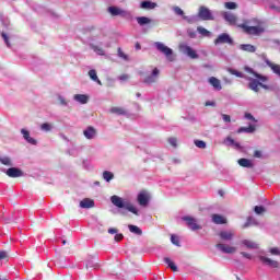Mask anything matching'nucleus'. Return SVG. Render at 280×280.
Returning a JSON list of instances; mask_svg holds the SVG:
<instances>
[{"label": "nucleus", "mask_w": 280, "mask_h": 280, "mask_svg": "<svg viewBox=\"0 0 280 280\" xmlns=\"http://www.w3.org/2000/svg\"><path fill=\"white\" fill-rule=\"evenodd\" d=\"M238 27L248 34L249 36H261L266 32V22L257 19L249 20L243 24H240Z\"/></svg>", "instance_id": "nucleus-1"}, {"label": "nucleus", "mask_w": 280, "mask_h": 280, "mask_svg": "<svg viewBox=\"0 0 280 280\" xmlns=\"http://www.w3.org/2000/svg\"><path fill=\"white\" fill-rule=\"evenodd\" d=\"M40 130H43V132H51L54 130V124L44 122L40 125Z\"/></svg>", "instance_id": "nucleus-37"}, {"label": "nucleus", "mask_w": 280, "mask_h": 280, "mask_svg": "<svg viewBox=\"0 0 280 280\" xmlns=\"http://www.w3.org/2000/svg\"><path fill=\"white\" fill-rule=\"evenodd\" d=\"M109 113H112V115L126 116L128 115V109H126V107L114 106L110 107Z\"/></svg>", "instance_id": "nucleus-21"}, {"label": "nucleus", "mask_w": 280, "mask_h": 280, "mask_svg": "<svg viewBox=\"0 0 280 280\" xmlns=\"http://www.w3.org/2000/svg\"><path fill=\"white\" fill-rule=\"evenodd\" d=\"M73 100L78 102V104H89V95L86 94H74Z\"/></svg>", "instance_id": "nucleus-25"}, {"label": "nucleus", "mask_w": 280, "mask_h": 280, "mask_svg": "<svg viewBox=\"0 0 280 280\" xmlns=\"http://www.w3.org/2000/svg\"><path fill=\"white\" fill-rule=\"evenodd\" d=\"M79 207L81 209H93V207H95V201H93V199L85 198L80 201Z\"/></svg>", "instance_id": "nucleus-22"}, {"label": "nucleus", "mask_w": 280, "mask_h": 280, "mask_svg": "<svg viewBox=\"0 0 280 280\" xmlns=\"http://www.w3.org/2000/svg\"><path fill=\"white\" fill-rule=\"evenodd\" d=\"M118 57L122 58L124 60H128V56L124 54V50H121V48H118Z\"/></svg>", "instance_id": "nucleus-53"}, {"label": "nucleus", "mask_w": 280, "mask_h": 280, "mask_svg": "<svg viewBox=\"0 0 280 280\" xmlns=\"http://www.w3.org/2000/svg\"><path fill=\"white\" fill-rule=\"evenodd\" d=\"M0 259H8V252L0 250Z\"/></svg>", "instance_id": "nucleus-58"}, {"label": "nucleus", "mask_w": 280, "mask_h": 280, "mask_svg": "<svg viewBox=\"0 0 280 280\" xmlns=\"http://www.w3.org/2000/svg\"><path fill=\"white\" fill-rule=\"evenodd\" d=\"M260 88H261V89H265V90H268V85H266V84H264V83H261V82H260Z\"/></svg>", "instance_id": "nucleus-63"}, {"label": "nucleus", "mask_w": 280, "mask_h": 280, "mask_svg": "<svg viewBox=\"0 0 280 280\" xmlns=\"http://www.w3.org/2000/svg\"><path fill=\"white\" fill-rule=\"evenodd\" d=\"M242 257H245V259H253V255L246 252H241Z\"/></svg>", "instance_id": "nucleus-56"}, {"label": "nucleus", "mask_w": 280, "mask_h": 280, "mask_svg": "<svg viewBox=\"0 0 280 280\" xmlns=\"http://www.w3.org/2000/svg\"><path fill=\"white\" fill-rule=\"evenodd\" d=\"M128 229L130 231V233H133L135 235H143V231H141V228L137 226V225H128Z\"/></svg>", "instance_id": "nucleus-35"}, {"label": "nucleus", "mask_w": 280, "mask_h": 280, "mask_svg": "<svg viewBox=\"0 0 280 280\" xmlns=\"http://www.w3.org/2000/svg\"><path fill=\"white\" fill-rule=\"evenodd\" d=\"M114 240L115 242H121V240H124V234L116 233Z\"/></svg>", "instance_id": "nucleus-55"}, {"label": "nucleus", "mask_w": 280, "mask_h": 280, "mask_svg": "<svg viewBox=\"0 0 280 280\" xmlns=\"http://www.w3.org/2000/svg\"><path fill=\"white\" fill-rule=\"evenodd\" d=\"M269 253H270V255H275L277 257H280V249H279V247H271V248H269Z\"/></svg>", "instance_id": "nucleus-48"}, {"label": "nucleus", "mask_w": 280, "mask_h": 280, "mask_svg": "<svg viewBox=\"0 0 280 280\" xmlns=\"http://www.w3.org/2000/svg\"><path fill=\"white\" fill-rule=\"evenodd\" d=\"M215 248L225 255H235V253H237V247L231 244L218 243Z\"/></svg>", "instance_id": "nucleus-7"}, {"label": "nucleus", "mask_w": 280, "mask_h": 280, "mask_svg": "<svg viewBox=\"0 0 280 280\" xmlns=\"http://www.w3.org/2000/svg\"><path fill=\"white\" fill-rule=\"evenodd\" d=\"M119 213H120V215H126L127 214L126 210H120Z\"/></svg>", "instance_id": "nucleus-64"}, {"label": "nucleus", "mask_w": 280, "mask_h": 280, "mask_svg": "<svg viewBox=\"0 0 280 280\" xmlns=\"http://www.w3.org/2000/svg\"><path fill=\"white\" fill-rule=\"evenodd\" d=\"M0 163L1 165H5L7 167H13L14 162L12 161V158L8 155H0Z\"/></svg>", "instance_id": "nucleus-27"}, {"label": "nucleus", "mask_w": 280, "mask_h": 280, "mask_svg": "<svg viewBox=\"0 0 280 280\" xmlns=\"http://www.w3.org/2000/svg\"><path fill=\"white\" fill-rule=\"evenodd\" d=\"M171 242H172V244H174V246H180V241H179L178 236H176V235L171 236Z\"/></svg>", "instance_id": "nucleus-49"}, {"label": "nucleus", "mask_w": 280, "mask_h": 280, "mask_svg": "<svg viewBox=\"0 0 280 280\" xmlns=\"http://www.w3.org/2000/svg\"><path fill=\"white\" fill-rule=\"evenodd\" d=\"M224 5L228 10H237V3L235 2H225Z\"/></svg>", "instance_id": "nucleus-47"}, {"label": "nucleus", "mask_w": 280, "mask_h": 280, "mask_svg": "<svg viewBox=\"0 0 280 280\" xmlns=\"http://www.w3.org/2000/svg\"><path fill=\"white\" fill-rule=\"evenodd\" d=\"M103 178L106 183H110V180H113L115 178V174H113V172H110V171H104Z\"/></svg>", "instance_id": "nucleus-36"}, {"label": "nucleus", "mask_w": 280, "mask_h": 280, "mask_svg": "<svg viewBox=\"0 0 280 280\" xmlns=\"http://www.w3.org/2000/svg\"><path fill=\"white\" fill-rule=\"evenodd\" d=\"M21 135L24 141H26V143H30V145H38V140L32 137V135L30 133V130L23 128L21 129Z\"/></svg>", "instance_id": "nucleus-14"}, {"label": "nucleus", "mask_w": 280, "mask_h": 280, "mask_svg": "<svg viewBox=\"0 0 280 280\" xmlns=\"http://www.w3.org/2000/svg\"><path fill=\"white\" fill-rule=\"evenodd\" d=\"M208 82L211 84L214 91H220L222 89V82L215 77H210Z\"/></svg>", "instance_id": "nucleus-23"}, {"label": "nucleus", "mask_w": 280, "mask_h": 280, "mask_svg": "<svg viewBox=\"0 0 280 280\" xmlns=\"http://www.w3.org/2000/svg\"><path fill=\"white\" fill-rule=\"evenodd\" d=\"M259 81H257L256 79H249L248 88L250 89V91H254V93H259Z\"/></svg>", "instance_id": "nucleus-28"}, {"label": "nucleus", "mask_w": 280, "mask_h": 280, "mask_svg": "<svg viewBox=\"0 0 280 280\" xmlns=\"http://www.w3.org/2000/svg\"><path fill=\"white\" fill-rule=\"evenodd\" d=\"M1 36H2V38H3V40H4L5 45H7V47H11L10 37L8 36V34L2 33Z\"/></svg>", "instance_id": "nucleus-50"}, {"label": "nucleus", "mask_w": 280, "mask_h": 280, "mask_svg": "<svg viewBox=\"0 0 280 280\" xmlns=\"http://www.w3.org/2000/svg\"><path fill=\"white\" fill-rule=\"evenodd\" d=\"M254 211L257 215H261V214L266 213V208H264L262 206H256L254 208Z\"/></svg>", "instance_id": "nucleus-42"}, {"label": "nucleus", "mask_w": 280, "mask_h": 280, "mask_svg": "<svg viewBox=\"0 0 280 280\" xmlns=\"http://www.w3.org/2000/svg\"><path fill=\"white\" fill-rule=\"evenodd\" d=\"M221 242H233L235 240V232L233 230H222L218 233Z\"/></svg>", "instance_id": "nucleus-10"}, {"label": "nucleus", "mask_w": 280, "mask_h": 280, "mask_svg": "<svg viewBox=\"0 0 280 280\" xmlns=\"http://www.w3.org/2000/svg\"><path fill=\"white\" fill-rule=\"evenodd\" d=\"M154 47L158 49V51L165 56L168 62H174L176 60V57H174V50L167 47L165 44L161 42H155Z\"/></svg>", "instance_id": "nucleus-4"}, {"label": "nucleus", "mask_w": 280, "mask_h": 280, "mask_svg": "<svg viewBox=\"0 0 280 280\" xmlns=\"http://www.w3.org/2000/svg\"><path fill=\"white\" fill-rule=\"evenodd\" d=\"M130 79V75L128 74H122L119 77V80H121L122 82H126V80H129Z\"/></svg>", "instance_id": "nucleus-61"}, {"label": "nucleus", "mask_w": 280, "mask_h": 280, "mask_svg": "<svg viewBox=\"0 0 280 280\" xmlns=\"http://www.w3.org/2000/svg\"><path fill=\"white\" fill-rule=\"evenodd\" d=\"M110 202L114 205V207H117V209H125L126 211H129V213H132L133 215H140L139 208L135 206L129 200H124V198L113 195L110 197Z\"/></svg>", "instance_id": "nucleus-2"}, {"label": "nucleus", "mask_w": 280, "mask_h": 280, "mask_svg": "<svg viewBox=\"0 0 280 280\" xmlns=\"http://www.w3.org/2000/svg\"><path fill=\"white\" fill-rule=\"evenodd\" d=\"M90 47L94 51V54H96L97 56H106V49L110 48V42H101L100 45L91 44Z\"/></svg>", "instance_id": "nucleus-5"}, {"label": "nucleus", "mask_w": 280, "mask_h": 280, "mask_svg": "<svg viewBox=\"0 0 280 280\" xmlns=\"http://www.w3.org/2000/svg\"><path fill=\"white\" fill-rule=\"evenodd\" d=\"M238 165H241V167H254V164H253V161L252 160H248V159H240L237 161Z\"/></svg>", "instance_id": "nucleus-30"}, {"label": "nucleus", "mask_w": 280, "mask_h": 280, "mask_svg": "<svg viewBox=\"0 0 280 280\" xmlns=\"http://www.w3.org/2000/svg\"><path fill=\"white\" fill-rule=\"evenodd\" d=\"M245 119L257 122V119H255V116H253L250 113H245Z\"/></svg>", "instance_id": "nucleus-52"}, {"label": "nucleus", "mask_w": 280, "mask_h": 280, "mask_svg": "<svg viewBox=\"0 0 280 280\" xmlns=\"http://www.w3.org/2000/svg\"><path fill=\"white\" fill-rule=\"evenodd\" d=\"M222 119L225 124H231V116L226 114H222Z\"/></svg>", "instance_id": "nucleus-54"}, {"label": "nucleus", "mask_w": 280, "mask_h": 280, "mask_svg": "<svg viewBox=\"0 0 280 280\" xmlns=\"http://www.w3.org/2000/svg\"><path fill=\"white\" fill-rule=\"evenodd\" d=\"M57 100H58L60 106H69V102H67V98H65V96L59 95V96L57 97Z\"/></svg>", "instance_id": "nucleus-45"}, {"label": "nucleus", "mask_w": 280, "mask_h": 280, "mask_svg": "<svg viewBox=\"0 0 280 280\" xmlns=\"http://www.w3.org/2000/svg\"><path fill=\"white\" fill-rule=\"evenodd\" d=\"M164 262L168 266V268H171V270H173V272L178 271V267H176V264H174L171 258H164Z\"/></svg>", "instance_id": "nucleus-38"}, {"label": "nucleus", "mask_w": 280, "mask_h": 280, "mask_svg": "<svg viewBox=\"0 0 280 280\" xmlns=\"http://www.w3.org/2000/svg\"><path fill=\"white\" fill-rule=\"evenodd\" d=\"M259 259L261 264H265V266H269L270 268H279V261L272 260L269 257L266 256H259Z\"/></svg>", "instance_id": "nucleus-16"}, {"label": "nucleus", "mask_w": 280, "mask_h": 280, "mask_svg": "<svg viewBox=\"0 0 280 280\" xmlns=\"http://www.w3.org/2000/svg\"><path fill=\"white\" fill-rule=\"evenodd\" d=\"M232 148H235V150H242V144H240V142H235L232 143Z\"/></svg>", "instance_id": "nucleus-60"}, {"label": "nucleus", "mask_w": 280, "mask_h": 280, "mask_svg": "<svg viewBox=\"0 0 280 280\" xmlns=\"http://www.w3.org/2000/svg\"><path fill=\"white\" fill-rule=\"evenodd\" d=\"M233 45V38L226 33L220 34L215 39H214V45Z\"/></svg>", "instance_id": "nucleus-13"}, {"label": "nucleus", "mask_w": 280, "mask_h": 280, "mask_svg": "<svg viewBox=\"0 0 280 280\" xmlns=\"http://www.w3.org/2000/svg\"><path fill=\"white\" fill-rule=\"evenodd\" d=\"M197 32L199 34H201V36H206V37H209L211 36V32L207 31V28L202 27V26H198L197 27Z\"/></svg>", "instance_id": "nucleus-40"}, {"label": "nucleus", "mask_w": 280, "mask_h": 280, "mask_svg": "<svg viewBox=\"0 0 280 280\" xmlns=\"http://www.w3.org/2000/svg\"><path fill=\"white\" fill-rule=\"evenodd\" d=\"M173 12H175V14H177V16L185 15V11H183V9H180V7H173Z\"/></svg>", "instance_id": "nucleus-46"}, {"label": "nucleus", "mask_w": 280, "mask_h": 280, "mask_svg": "<svg viewBox=\"0 0 280 280\" xmlns=\"http://www.w3.org/2000/svg\"><path fill=\"white\" fill-rule=\"evenodd\" d=\"M108 233L110 235H117L119 233V231L117 229H115V228H110V229H108Z\"/></svg>", "instance_id": "nucleus-57"}, {"label": "nucleus", "mask_w": 280, "mask_h": 280, "mask_svg": "<svg viewBox=\"0 0 280 280\" xmlns=\"http://www.w3.org/2000/svg\"><path fill=\"white\" fill-rule=\"evenodd\" d=\"M256 128L253 125H249L248 127H241L238 128L237 132L238 135H242V132H247L248 135L255 132Z\"/></svg>", "instance_id": "nucleus-33"}, {"label": "nucleus", "mask_w": 280, "mask_h": 280, "mask_svg": "<svg viewBox=\"0 0 280 280\" xmlns=\"http://www.w3.org/2000/svg\"><path fill=\"white\" fill-rule=\"evenodd\" d=\"M224 143H225L226 145L233 147V143H235V140H233V138H231V137H226V138L224 139Z\"/></svg>", "instance_id": "nucleus-51"}, {"label": "nucleus", "mask_w": 280, "mask_h": 280, "mask_svg": "<svg viewBox=\"0 0 280 280\" xmlns=\"http://www.w3.org/2000/svg\"><path fill=\"white\" fill-rule=\"evenodd\" d=\"M241 245L244 246L245 248H248V250L259 249V245L257 244V242H254L252 240H243L241 242Z\"/></svg>", "instance_id": "nucleus-17"}, {"label": "nucleus", "mask_w": 280, "mask_h": 280, "mask_svg": "<svg viewBox=\"0 0 280 280\" xmlns=\"http://www.w3.org/2000/svg\"><path fill=\"white\" fill-rule=\"evenodd\" d=\"M7 176H9V178H21L22 176H24V173L21 168H16V167H10L5 171Z\"/></svg>", "instance_id": "nucleus-15"}, {"label": "nucleus", "mask_w": 280, "mask_h": 280, "mask_svg": "<svg viewBox=\"0 0 280 280\" xmlns=\"http://www.w3.org/2000/svg\"><path fill=\"white\" fill-rule=\"evenodd\" d=\"M137 23L140 24L141 26L150 25V23H152V20L147 16H139L137 18Z\"/></svg>", "instance_id": "nucleus-34"}, {"label": "nucleus", "mask_w": 280, "mask_h": 280, "mask_svg": "<svg viewBox=\"0 0 280 280\" xmlns=\"http://www.w3.org/2000/svg\"><path fill=\"white\" fill-rule=\"evenodd\" d=\"M178 51L182 52L183 56L190 58V60H198V58H200L198 51L189 46L187 43H180L178 45Z\"/></svg>", "instance_id": "nucleus-3"}, {"label": "nucleus", "mask_w": 280, "mask_h": 280, "mask_svg": "<svg viewBox=\"0 0 280 280\" xmlns=\"http://www.w3.org/2000/svg\"><path fill=\"white\" fill-rule=\"evenodd\" d=\"M150 192L148 190H141L137 196V202L140 207H148L150 205Z\"/></svg>", "instance_id": "nucleus-8"}, {"label": "nucleus", "mask_w": 280, "mask_h": 280, "mask_svg": "<svg viewBox=\"0 0 280 280\" xmlns=\"http://www.w3.org/2000/svg\"><path fill=\"white\" fill-rule=\"evenodd\" d=\"M265 62L267 66H269L271 68V71H273V73H276V75L280 77V66L272 63L270 60L265 59Z\"/></svg>", "instance_id": "nucleus-29"}, {"label": "nucleus", "mask_w": 280, "mask_h": 280, "mask_svg": "<svg viewBox=\"0 0 280 280\" xmlns=\"http://www.w3.org/2000/svg\"><path fill=\"white\" fill-rule=\"evenodd\" d=\"M212 222L214 224H226V219L220 214H213Z\"/></svg>", "instance_id": "nucleus-32"}, {"label": "nucleus", "mask_w": 280, "mask_h": 280, "mask_svg": "<svg viewBox=\"0 0 280 280\" xmlns=\"http://www.w3.org/2000/svg\"><path fill=\"white\" fill-rule=\"evenodd\" d=\"M167 142L170 143V145H172V148H178V139L171 137L168 138Z\"/></svg>", "instance_id": "nucleus-44"}, {"label": "nucleus", "mask_w": 280, "mask_h": 280, "mask_svg": "<svg viewBox=\"0 0 280 280\" xmlns=\"http://www.w3.org/2000/svg\"><path fill=\"white\" fill-rule=\"evenodd\" d=\"M194 143L196 148H199L200 150H205V148H207V142L202 140H195Z\"/></svg>", "instance_id": "nucleus-41"}, {"label": "nucleus", "mask_w": 280, "mask_h": 280, "mask_svg": "<svg viewBox=\"0 0 280 280\" xmlns=\"http://www.w3.org/2000/svg\"><path fill=\"white\" fill-rule=\"evenodd\" d=\"M140 8L141 10H154L155 8H159V4L152 0H144L140 3Z\"/></svg>", "instance_id": "nucleus-20"}, {"label": "nucleus", "mask_w": 280, "mask_h": 280, "mask_svg": "<svg viewBox=\"0 0 280 280\" xmlns=\"http://www.w3.org/2000/svg\"><path fill=\"white\" fill-rule=\"evenodd\" d=\"M183 220L186 222L190 231H200L202 229V225H200V223H198L197 219L194 217H184Z\"/></svg>", "instance_id": "nucleus-9"}, {"label": "nucleus", "mask_w": 280, "mask_h": 280, "mask_svg": "<svg viewBox=\"0 0 280 280\" xmlns=\"http://www.w3.org/2000/svg\"><path fill=\"white\" fill-rule=\"evenodd\" d=\"M238 49H241V51H247L248 54H255V51H257V48L250 44H241Z\"/></svg>", "instance_id": "nucleus-26"}, {"label": "nucleus", "mask_w": 280, "mask_h": 280, "mask_svg": "<svg viewBox=\"0 0 280 280\" xmlns=\"http://www.w3.org/2000/svg\"><path fill=\"white\" fill-rule=\"evenodd\" d=\"M188 36H190V38H196V33L188 31Z\"/></svg>", "instance_id": "nucleus-62"}, {"label": "nucleus", "mask_w": 280, "mask_h": 280, "mask_svg": "<svg viewBox=\"0 0 280 280\" xmlns=\"http://www.w3.org/2000/svg\"><path fill=\"white\" fill-rule=\"evenodd\" d=\"M161 73L158 68H154L151 72V74L147 75L143 80L144 84H155V82H159V74Z\"/></svg>", "instance_id": "nucleus-12"}, {"label": "nucleus", "mask_w": 280, "mask_h": 280, "mask_svg": "<svg viewBox=\"0 0 280 280\" xmlns=\"http://www.w3.org/2000/svg\"><path fill=\"white\" fill-rule=\"evenodd\" d=\"M246 73H250L252 75H254V78H258V80H260V82H268V77L261 75L257 72H255V70H253L249 67H245L244 68Z\"/></svg>", "instance_id": "nucleus-24"}, {"label": "nucleus", "mask_w": 280, "mask_h": 280, "mask_svg": "<svg viewBox=\"0 0 280 280\" xmlns=\"http://www.w3.org/2000/svg\"><path fill=\"white\" fill-rule=\"evenodd\" d=\"M198 16L201 19V21H213V14L211 13V10L207 7H200L198 11Z\"/></svg>", "instance_id": "nucleus-11"}, {"label": "nucleus", "mask_w": 280, "mask_h": 280, "mask_svg": "<svg viewBox=\"0 0 280 280\" xmlns=\"http://www.w3.org/2000/svg\"><path fill=\"white\" fill-rule=\"evenodd\" d=\"M83 136L85 137V139H94L95 137H97V130L94 127H86L83 130Z\"/></svg>", "instance_id": "nucleus-19"}, {"label": "nucleus", "mask_w": 280, "mask_h": 280, "mask_svg": "<svg viewBox=\"0 0 280 280\" xmlns=\"http://www.w3.org/2000/svg\"><path fill=\"white\" fill-rule=\"evenodd\" d=\"M248 226H257V221L255 220V218L249 217L246 221V223L244 224V229H248Z\"/></svg>", "instance_id": "nucleus-39"}, {"label": "nucleus", "mask_w": 280, "mask_h": 280, "mask_svg": "<svg viewBox=\"0 0 280 280\" xmlns=\"http://www.w3.org/2000/svg\"><path fill=\"white\" fill-rule=\"evenodd\" d=\"M261 156H262L261 151L256 150V151L254 152V158H255V159H261Z\"/></svg>", "instance_id": "nucleus-59"}, {"label": "nucleus", "mask_w": 280, "mask_h": 280, "mask_svg": "<svg viewBox=\"0 0 280 280\" xmlns=\"http://www.w3.org/2000/svg\"><path fill=\"white\" fill-rule=\"evenodd\" d=\"M228 71H229V73H231V75H236V78H245L244 73H242V72H240L237 70H234V69L230 68Z\"/></svg>", "instance_id": "nucleus-43"}, {"label": "nucleus", "mask_w": 280, "mask_h": 280, "mask_svg": "<svg viewBox=\"0 0 280 280\" xmlns=\"http://www.w3.org/2000/svg\"><path fill=\"white\" fill-rule=\"evenodd\" d=\"M107 12H109L112 16H121L122 19H130V16H132L130 11H126L119 7H109Z\"/></svg>", "instance_id": "nucleus-6"}, {"label": "nucleus", "mask_w": 280, "mask_h": 280, "mask_svg": "<svg viewBox=\"0 0 280 280\" xmlns=\"http://www.w3.org/2000/svg\"><path fill=\"white\" fill-rule=\"evenodd\" d=\"M89 77L93 82H96V84H98L100 86H102V81L100 80V78L97 77V71L95 70H90L89 71Z\"/></svg>", "instance_id": "nucleus-31"}, {"label": "nucleus", "mask_w": 280, "mask_h": 280, "mask_svg": "<svg viewBox=\"0 0 280 280\" xmlns=\"http://www.w3.org/2000/svg\"><path fill=\"white\" fill-rule=\"evenodd\" d=\"M224 21H226L230 25H235L237 23V16L232 12H222L221 13Z\"/></svg>", "instance_id": "nucleus-18"}]
</instances>
